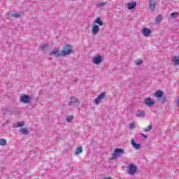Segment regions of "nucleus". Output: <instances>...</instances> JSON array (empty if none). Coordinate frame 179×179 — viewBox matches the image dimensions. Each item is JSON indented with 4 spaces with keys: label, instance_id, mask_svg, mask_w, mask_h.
<instances>
[{
    "label": "nucleus",
    "instance_id": "nucleus-6",
    "mask_svg": "<svg viewBox=\"0 0 179 179\" xmlns=\"http://www.w3.org/2000/svg\"><path fill=\"white\" fill-rule=\"evenodd\" d=\"M106 98V92H101L100 94L98 95V96L94 99V103L96 104V106H99V103H101V100L103 99Z\"/></svg>",
    "mask_w": 179,
    "mask_h": 179
},
{
    "label": "nucleus",
    "instance_id": "nucleus-20",
    "mask_svg": "<svg viewBox=\"0 0 179 179\" xmlns=\"http://www.w3.org/2000/svg\"><path fill=\"white\" fill-rule=\"evenodd\" d=\"M83 152V148H82V146H80L76 148L74 154L76 155V156H78L80 155V153H82Z\"/></svg>",
    "mask_w": 179,
    "mask_h": 179
},
{
    "label": "nucleus",
    "instance_id": "nucleus-32",
    "mask_svg": "<svg viewBox=\"0 0 179 179\" xmlns=\"http://www.w3.org/2000/svg\"><path fill=\"white\" fill-rule=\"evenodd\" d=\"M140 135H141V136L144 138V139H148V135H145L143 133H141Z\"/></svg>",
    "mask_w": 179,
    "mask_h": 179
},
{
    "label": "nucleus",
    "instance_id": "nucleus-11",
    "mask_svg": "<svg viewBox=\"0 0 179 179\" xmlns=\"http://www.w3.org/2000/svg\"><path fill=\"white\" fill-rule=\"evenodd\" d=\"M79 99L75 98V96H71L70 98V101L69 102V107H71V106H73V104H79Z\"/></svg>",
    "mask_w": 179,
    "mask_h": 179
},
{
    "label": "nucleus",
    "instance_id": "nucleus-29",
    "mask_svg": "<svg viewBox=\"0 0 179 179\" xmlns=\"http://www.w3.org/2000/svg\"><path fill=\"white\" fill-rule=\"evenodd\" d=\"M73 120V116L72 115H67L66 116V122H71Z\"/></svg>",
    "mask_w": 179,
    "mask_h": 179
},
{
    "label": "nucleus",
    "instance_id": "nucleus-28",
    "mask_svg": "<svg viewBox=\"0 0 179 179\" xmlns=\"http://www.w3.org/2000/svg\"><path fill=\"white\" fill-rule=\"evenodd\" d=\"M153 128V126L152 125H149L148 127H145L143 131L144 132H149V131H150V129H152Z\"/></svg>",
    "mask_w": 179,
    "mask_h": 179
},
{
    "label": "nucleus",
    "instance_id": "nucleus-3",
    "mask_svg": "<svg viewBox=\"0 0 179 179\" xmlns=\"http://www.w3.org/2000/svg\"><path fill=\"white\" fill-rule=\"evenodd\" d=\"M123 153H125V150L124 149L115 148L113 151L110 160H117V159H118V156H121V155H123Z\"/></svg>",
    "mask_w": 179,
    "mask_h": 179
},
{
    "label": "nucleus",
    "instance_id": "nucleus-19",
    "mask_svg": "<svg viewBox=\"0 0 179 179\" xmlns=\"http://www.w3.org/2000/svg\"><path fill=\"white\" fill-rule=\"evenodd\" d=\"M49 46H50V45H48V43L41 44V49L42 50V51L43 52H47V51L48 50V47Z\"/></svg>",
    "mask_w": 179,
    "mask_h": 179
},
{
    "label": "nucleus",
    "instance_id": "nucleus-24",
    "mask_svg": "<svg viewBox=\"0 0 179 179\" xmlns=\"http://www.w3.org/2000/svg\"><path fill=\"white\" fill-rule=\"evenodd\" d=\"M163 19V16L162 15H158L157 17H156V19H155V22L157 23H160V22H162V20Z\"/></svg>",
    "mask_w": 179,
    "mask_h": 179
},
{
    "label": "nucleus",
    "instance_id": "nucleus-22",
    "mask_svg": "<svg viewBox=\"0 0 179 179\" xmlns=\"http://www.w3.org/2000/svg\"><path fill=\"white\" fill-rule=\"evenodd\" d=\"M20 131L22 135H29L30 134V131L27 128H22Z\"/></svg>",
    "mask_w": 179,
    "mask_h": 179
},
{
    "label": "nucleus",
    "instance_id": "nucleus-2",
    "mask_svg": "<svg viewBox=\"0 0 179 179\" xmlns=\"http://www.w3.org/2000/svg\"><path fill=\"white\" fill-rule=\"evenodd\" d=\"M155 97L159 100L161 104H164L167 101V96L164 95V92L162 90H158L154 94Z\"/></svg>",
    "mask_w": 179,
    "mask_h": 179
},
{
    "label": "nucleus",
    "instance_id": "nucleus-21",
    "mask_svg": "<svg viewBox=\"0 0 179 179\" xmlns=\"http://www.w3.org/2000/svg\"><path fill=\"white\" fill-rule=\"evenodd\" d=\"M15 128H23L24 127V122H18L15 124H14Z\"/></svg>",
    "mask_w": 179,
    "mask_h": 179
},
{
    "label": "nucleus",
    "instance_id": "nucleus-18",
    "mask_svg": "<svg viewBox=\"0 0 179 179\" xmlns=\"http://www.w3.org/2000/svg\"><path fill=\"white\" fill-rule=\"evenodd\" d=\"M94 24H99V26H103L104 24V22L103 20H101V17H98L94 21Z\"/></svg>",
    "mask_w": 179,
    "mask_h": 179
},
{
    "label": "nucleus",
    "instance_id": "nucleus-4",
    "mask_svg": "<svg viewBox=\"0 0 179 179\" xmlns=\"http://www.w3.org/2000/svg\"><path fill=\"white\" fill-rule=\"evenodd\" d=\"M127 169L129 170V174L130 176H134L138 171V167L136 166V165H135V164H129Z\"/></svg>",
    "mask_w": 179,
    "mask_h": 179
},
{
    "label": "nucleus",
    "instance_id": "nucleus-12",
    "mask_svg": "<svg viewBox=\"0 0 179 179\" xmlns=\"http://www.w3.org/2000/svg\"><path fill=\"white\" fill-rule=\"evenodd\" d=\"M142 34L145 37H149V36L152 34V30H150L149 28H143L142 29Z\"/></svg>",
    "mask_w": 179,
    "mask_h": 179
},
{
    "label": "nucleus",
    "instance_id": "nucleus-23",
    "mask_svg": "<svg viewBox=\"0 0 179 179\" xmlns=\"http://www.w3.org/2000/svg\"><path fill=\"white\" fill-rule=\"evenodd\" d=\"M173 62L174 65H179V57L173 56Z\"/></svg>",
    "mask_w": 179,
    "mask_h": 179
},
{
    "label": "nucleus",
    "instance_id": "nucleus-7",
    "mask_svg": "<svg viewBox=\"0 0 179 179\" xmlns=\"http://www.w3.org/2000/svg\"><path fill=\"white\" fill-rule=\"evenodd\" d=\"M92 62L95 65H100L103 62V56L100 55H96L93 58Z\"/></svg>",
    "mask_w": 179,
    "mask_h": 179
},
{
    "label": "nucleus",
    "instance_id": "nucleus-30",
    "mask_svg": "<svg viewBox=\"0 0 179 179\" xmlns=\"http://www.w3.org/2000/svg\"><path fill=\"white\" fill-rule=\"evenodd\" d=\"M129 128H130V129H134L136 128V125L134 122H131L129 124Z\"/></svg>",
    "mask_w": 179,
    "mask_h": 179
},
{
    "label": "nucleus",
    "instance_id": "nucleus-17",
    "mask_svg": "<svg viewBox=\"0 0 179 179\" xmlns=\"http://www.w3.org/2000/svg\"><path fill=\"white\" fill-rule=\"evenodd\" d=\"M23 15V12L20 11L16 12V13H13L10 14L11 17H15V19H19V17H20L22 15Z\"/></svg>",
    "mask_w": 179,
    "mask_h": 179
},
{
    "label": "nucleus",
    "instance_id": "nucleus-14",
    "mask_svg": "<svg viewBox=\"0 0 179 179\" xmlns=\"http://www.w3.org/2000/svg\"><path fill=\"white\" fill-rule=\"evenodd\" d=\"M1 113H2L3 115H4V116L6 115V114L8 115H9V114H13V113H15V114H19V111L13 112L12 110H8L6 108V109L5 108L1 109Z\"/></svg>",
    "mask_w": 179,
    "mask_h": 179
},
{
    "label": "nucleus",
    "instance_id": "nucleus-15",
    "mask_svg": "<svg viewBox=\"0 0 179 179\" xmlns=\"http://www.w3.org/2000/svg\"><path fill=\"white\" fill-rule=\"evenodd\" d=\"M157 3L155 1H150L149 3V9L150 12H155V8H156V6Z\"/></svg>",
    "mask_w": 179,
    "mask_h": 179
},
{
    "label": "nucleus",
    "instance_id": "nucleus-33",
    "mask_svg": "<svg viewBox=\"0 0 179 179\" xmlns=\"http://www.w3.org/2000/svg\"><path fill=\"white\" fill-rule=\"evenodd\" d=\"M8 124H9V120H6L4 123L2 124V126L5 127V126L8 125Z\"/></svg>",
    "mask_w": 179,
    "mask_h": 179
},
{
    "label": "nucleus",
    "instance_id": "nucleus-27",
    "mask_svg": "<svg viewBox=\"0 0 179 179\" xmlns=\"http://www.w3.org/2000/svg\"><path fill=\"white\" fill-rule=\"evenodd\" d=\"M106 5H107L106 2H101V3L96 4V6H97V8H104V6H106Z\"/></svg>",
    "mask_w": 179,
    "mask_h": 179
},
{
    "label": "nucleus",
    "instance_id": "nucleus-1",
    "mask_svg": "<svg viewBox=\"0 0 179 179\" xmlns=\"http://www.w3.org/2000/svg\"><path fill=\"white\" fill-rule=\"evenodd\" d=\"M73 52V46L71 44H66L63 46V50L59 52V49L55 48L49 55H54L56 58H59V57H66V55H71Z\"/></svg>",
    "mask_w": 179,
    "mask_h": 179
},
{
    "label": "nucleus",
    "instance_id": "nucleus-16",
    "mask_svg": "<svg viewBox=\"0 0 179 179\" xmlns=\"http://www.w3.org/2000/svg\"><path fill=\"white\" fill-rule=\"evenodd\" d=\"M146 115V113L145 112V110H138L136 114V117H138L139 118H143L144 117H145Z\"/></svg>",
    "mask_w": 179,
    "mask_h": 179
},
{
    "label": "nucleus",
    "instance_id": "nucleus-9",
    "mask_svg": "<svg viewBox=\"0 0 179 179\" xmlns=\"http://www.w3.org/2000/svg\"><path fill=\"white\" fill-rule=\"evenodd\" d=\"M136 1H131V2H129L126 6L127 8V9H129V10H134V9H135V8H136Z\"/></svg>",
    "mask_w": 179,
    "mask_h": 179
},
{
    "label": "nucleus",
    "instance_id": "nucleus-13",
    "mask_svg": "<svg viewBox=\"0 0 179 179\" xmlns=\"http://www.w3.org/2000/svg\"><path fill=\"white\" fill-rule=\"evenodd\" d=\"M131 146L136 149V150H138V149H141V144L137 143L136 141L134 138L131 140Z\"/></svg>",
    "mask_w": 179,
    "mask_h": 179
},
{
    "label": "nucleus",
    "instance_id": "nucleus-31",
    "mask_svg": "<svg viewBox=\"0 0 179 179\" xmlns=\"http://www.w3.org/2000/svg\"><path fill=\"white\" fill-rule=\"evenodd\" d=\"M136 65H142V64H143V60L138 59L136 61Z\"/></svg>",
    "mask_w": 179,
    "mask_h": 179
},
{
    "label": "nucleus",
    "instance_id": "nucleus-5",
    "mask_svg": "<svg viewBox=\"0 0 179 179\" xmlns=\"http://www.w3.org/2000/svg\"><path fill=\"white\" fill-rule=\"evenodd\" d=\"M21 103H24V104H30L31 103V97L30 95L23 94L20 97Z\"/></svg>",
    "mask_w": 179,
    "mask_h": 179
},
{
    "label": "nucleus",
    "instance_id": "nucleus-10",
    "mask_svg": "<svg viewBox=\"0 0 179 179\" xmlns=\"http://www.w3.org/2000/svg\"><path fill=\"white\" fill-rule=\"evenodd\" d=\"M99 31H100V27L98 24H94L92 25V33L94 35L99 34Z\"/></svg>",
    "mask_w": 179,
    "mask_h": 179
},
{
    "label": "nucleus",
    "instance_id": "nucleus-25",
    "mask_svg": "<svg viewBox=\"0 0 179 179\" xmlns=\"http://www.w3.org/2000/svg\"><path fill=\"white\" fill-rule=\"evenodd\" d=\"M0 146H6V140L5 138H0Z\"/></svg>",
    "mask_w": 179,
    "mask_h": 179
},
{
    "label": "nucleus",
    "instance_id": "nucleus-26",
    "mask_svg": "<svg viewBox=\"0 0 179 179\" xmlns=\"http://www.w3.org/2000/svg\"><path fill=\"white\" fill-rule=\"evenodd\" d=\"M179 16V13L178 12H174L171 13V17H172V19H176V17Z\"/></svg>",
    "mask_w": 179,
    "mask_h": 179
},
{
    "label": "nucleus",
    "instance_id": "nucleus-8",
    "mask_svg": "<svg viewBox=\"0 0 179 179\" xmlns=\"http://www.w3.org/2000/svg\"><path fill=\"white\" fill-rule=\"evenodd\" d=\"M144 103L145 106H148V107H152V106H155V104L154 100L152 99V98L150 97L145 98L144 100Z\"/></svg>",
    "mask_w": 179,
    "mask_h": 179
}]
</instances>
